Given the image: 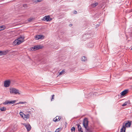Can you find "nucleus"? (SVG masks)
Returning a JSON list of instances; mask_svg holds the SVG:
<instances>
[{"instance_id":"obj_1","label":"nucleus","mask_w":132,"mask_h":132,"mask_svg":"<svg viewBox=\"0 0 132 132\" xmlns=\"http://www.w3.org/2000/svg\"><path fill=\"white\" fill-rule=\"evenodd\" d=\"M122 124L123 125L120 129V132H125L126 127H129L130 126V121H125Z\"/></svg>"},{"instance_id":"obj_2","label":"nucleus","mask_w":132,"mask_h":132,"mask_svg":"<svg viewBox=\"0 0 132 132\" xmlns=\"http://www.w3.org/2000/svg\"><path fill=\"white\" fill-rule=\"evenodd\" d=\"M24 37L20 36L15 40L13 42V44L14 45H18L24 41Z\"/></svg>"},{"instance_id":"obj_3","label":"nucleus","mask_w":132,"mask_h":132,"mask_svg":"<svg viewBox=\"0 0 132 132\" xmlns=\"http://www.w3.org/2000/svg\"><path fill=\"white\" fill-rule=\"evenodd\" d=\"M10 93L12 94L15 95L17 94L20 95V94L19 90L14 88H10Z\"/></svg>"},{"instance_id":"obj_4","label":"nucleus","mask_w":132,"mask_h":132,"mask_svg":"<svg viewBox=\"0 0 132 132\" xmlns=\"http://www.w3.org/2000/svg\"><path fill=\"white\" fill-rule=\"evenodd\" d=\"M11 82V81L10 80H6L4 82V86L5 87H9L10 84Z\"/></svg>"},{"instance_id":"obj_5","label":"nucleus","mask_w":132,"mask_h":132,"mask_svg":"<svg viewBox=\"0 0 132 132\" xmlns=\"http://www.w3.org/2000/svg\"><path fill=\"white\" fill-rule=\"evenodd\" d=\"M88 121L87 118H85L84 119L83 122V125L84 127L86 128L88 126Z\"/></svg>"},{"instance_id":"obj_6","label":"nucleus","mask_w":132,"mask_h":132,"mask_svg":"<svg viewBox=\"0 0 132 132\" xmlns=\"http://www.w3.org/2000/svg\"><path fill=\"white\" fill-rule=\"evenodd\" d=\"M23 125H24L25 127L26 128L27 131H29L31 129V127L29 123L26 124V123H23Z\"/></svg>"},{"instance_id":"obj_7","label":"nucleus","mask_w":132,"mask_h":132,"mask_svg":"<svg viewBox=\"0 0 132 132\" xmlns=\"http://www.w3.org/2000/svg\"><path fill=\"white\" fill-rule=\"evenodd\" d=\"M43 20L45 21H48L51 20L52 19L50 18V16H46L43 18Z\"/></svg>"},{"instance_id":"obj_8","label":"nucleus","mask_w":132,"mask_h":132,"mask_svg":"<svg viewBox=\"0 0 132 132\" xmlns=\"http://www.w3.org/2000/svg\"><path fill=\"white\" fill-rule=\"evenodd\" d=\"M40 48H41V47L40 46H35L31 48L30 49L32 51H34Z\"/></svg>"},{"instance_id":"obj_9","label":"nucleus","mask_w":132,"mask_h":132,"mask_svg":"<svg viewBox=\"0 0 132 132\" xmlns=\"http://www.w3.org/2000/svg\"><path fill=\"white\" fill-rule=\"evenodd\" d=\"M35 37L36 40H38L40 39H43L44 37L43 35H37L35 36Z\"/></svg>"},{"instance_id":"obj_10","label":"nucleus","mask_w":132,"mask_h":132,"mask_svg":"<svg viewBox=\"0 0 132 132\" xmlns=\"http://www.w3.org/2000/svg\"><path fill=\"white\" fill-rule=\"evenodd\" d=\"M61 118V117L60 116H57L53 119V121L55 122L59 121Z\"/></svg>"},{"instance_id":"obj_11","label":"nucleus","mask_w":132,"mask_h":132,"mask_svg":"<svg viewBox=\"0 0 132 132\" xmlns=\"http://www.w3.org/2000/svg\"><path fill=\"white\" fill-rule=\"evenodd\" d=\"M9 51L8 50L5 51H0V56L5 55Z\"/></svg>"},{"instance_id":"obj_12","label":"nucleus","mask_w":132,"mask_h":132,"mask_svg":"<svg viewBox=\"0 0 132 132\" xmlns=\"http://www.w3.org/2000/svg\"><path fill=\"white\" fill-rule=\"evenodd\" d=\"M23 115L24 116V117H23V118L25 120H26L27 119H28L30 117L29 115V114H24Z\"/></svg>"},{"instance_id":"obj_13","label":"nucleus","mask_w":132,"mask_h":132,"mask_svg":"<svg viewBox=\"0 0 132 132\" xmlns=\"http://www.w3.org/2000/svg\"><path fill=\"white\" fill-rule=\"evenodd\" d=\"M77 126L78 130L79 132H80L81 131H82V130L81 128V126L80 125L77 124Z\"/></svg>"},{"instance_id":"obj_14","label":"nucleus","mask_w":132,"mask_h":132,"mask_svg":"<svg viewBox=\"0 0 132 132\" xmlns=\"http://www.w3.org/2000/svg\"><path fill=\"white\" fill-rule=\"evenodd\" d=\"M128 92V90H125L121 92V95L122 96H124Z\"/></svg>"},{"instance_id":"obj_15","label":"nucleus","mask_w":132,"mask_h":132,"mask_svg":"<svg viewBox=\"0 0 132 132\" xmlns=\"http://www.w3.org/2000/svg\"><path fill=\"white\" fill-rule=\"evenodd\" d=\"M130 104V101L129 100L125 102L123 104H122V106H124L127 105V104Z\"/></svg>"},{"instance_id":"obj_16","label":"nucleus","mask_w":132,"mask_h":132,"mask_svg":"<svg viewBox=\"0 0 132 132\" xmlns=\"http://www.w3.org/2000/svg\"><path fill=\"white\" fill-rule=\"evenodd\" d=\"M5 27L4 25H2L0 26V31L4 30L5 28Z\"/></svg>"},{"instance_id":"obj_17","label":"nucleus","mask_w":132,"mask_h":132,"mask_svg":"<svg viewBox=\"0 0 132 132\" xmlns=\"http://www.w3.org/2000/svg\"><path fill=\"white\" fill-rule=\"evenodd\" d=\"M81 60L83 61H85L87 60V59L85 56H83L81 58Z\"/></svg>"},{"instance_id":"obj_18","label":"nucleus","mask_w":132,"mask_h":132,"mask_svg":"<svg viewBox=\"0 0 132 132\" xmlns=\"http://www.w3.org/2000/svg\"><path fill=\"white\" fill-rule=\"evenodd\" d=\"M98 4V3H94L93 4H91V6L93 7H94L96 6H97Z\"/></svg>"},{"instance_id":"obj_19","label":"nucleus","mask_w":132,"mask_h":132,"mask_svg":"<svg viewBox=\"0 0 132 132\" xmlns=\"http://www.w3.org/2000/svg\"><path fill=\"white\" fill-rule=\"evenodd\" d=\"M65 70H63L62 71L59 72V75H62L63 74L65 73Z\"/></svg>"},{"instance_id":"obj_20","label":"nucleus","mask_w":132,"mask_h":132,"mask_svg":"<svg viewBox=\"0 0 132 132\" xmlns=\"http://www.w3.org/2000/svg\"><path fill=\"white\" fill-rule=\"evenodd\" d=\"M3 104L4 105L10 104L9 101H6L3 103Z\"/></svg>"},{"instance_id":"obj_21","label":"nucleus","mask_w":132,"mask_h":132,"mask_svg":"<svg viewBox=\"0 0 132 132\" xmlns=\"http://www.w3.org/2000/svg\"><path fill=\"white\" fill-rule=\"evenodd\" d=\"M1 110L2 111H5L6 110V108L5 107H2L0 108Z\"/></svg>"},{"instance_id":"obj_22","label":"nucleus","mask_w":132,"mask_h":132,"mask_svg":"<svg viewBox=\"0 0 132 132\" xmlns=\"http://www.w3.org/2000/svg\"><path fill=\"white\" fill-rule=\"evenodd\" d=\"M75 127H72L71 129V131L72 132H75Z\"/></svg>"},{"instance_id":"obj_23","label":"nucleus","mask_w":132,"mask_h":132,"mask_svg":"<svg viewBox=\"0 0 132 132\" xmlns=\"http://www.w3.org/2000/svg\"><path fill=\"white\" fill-rule=\"evenodd\" d=\"M16 101L15 100H14L13 101H9V104H12L14 103Z\"/></svg>"},{"instance_id":"obj_24","label":"nucleus","mask_w":132,"mask_h":132,"mask_svg":"<svg viewBox=\"0 0 132 132\" xmlns=\"http://www.w3.org/2000/svg\"><path fill=\"white\" fill-rule=\"evenodd\" d=\"M54 95H53L52 96V98L51 99V101H52L53 100V99L54 98Z\"/></svg>"},{"instance_id":"obj_25","label":"nucleus","mask_w":132,"mask_h":132,"mask_svg":"<svg viewBox=\"0 0 132 132\" xmlns=\"http://www.w3.org/2000/svg\"><path fill=\"white\" fill-rule=\"evenodd\" d=\"M20 114L22 117L23 118V115L24 114L22 112H20Z\"/></svg>"},{"instance_id":"obj_26","label":"nucleus","mask_w":132,"mask_h":132,"mask_svg":"<svg viewBox=\"0 0 132 132\" xmlns=\"http://www.w3.org/2000/svg\"><path fill=\"white\" fill-rule=\"evenodd\" d=\"M60 128H58L55 130V132H58L60 130Z\"/></svg>"},{"instance_id":"obj_27","label":"nucleus","mask_w":132,"mask_h":132,"mask_svg":"<svg viewBox=\"0 0 132 132\" xmlns=\"http://www.w3.org/2000/svg\"><path fill=\"white\" fill-rule=\"evenodd\" d=\"M24 103H25L23 102H20L17 103V104H24Z\"/></svg>"},{"instance_id":"obj_28","label":"nucleus","mask_w":132,"mask_h":132,"mask_svg":"<svg viewBox=\"0 0 132 132\" xmlns=\"http://www.w3.org/2000/svg\"><path fill=\"white\" fill-rule=\"evenodd\" d=\"M32 20V19H31V18H30V19H29L28 20V21H29V22H30Z\"/></svg>"},{"instance_id":"obj_29","label":"nucleus","mask_w":132,"mask_h":132,"mask_svg":"<svg viewBox=\"0 0 132 132\" xmlns=\"http://www.w3.org/2000/svg\"><path fill=\"white\" fill-rule=\"evenodd\" d=\"M34 2L35 3L38 2V0H34Z\"/></svg>"},{"instance_id":"obj_30","label":"nucleus","mask_w":132,"mask_h":132,"mask_svg":"<svg viewBox=\"0 0 132 132\" xmlns=\"http://www.w3.org/2000/svg\"><path fill=\"white\" fill-rule=\"evenodd\" d=\"M74 13L75 14H76L77 13V11H74Z\"/></svg>"},{"instance_id":"obj_31","label":"nucleus","mask_w":132,"mask_h":132,"mask_svg":"<svg viewBox=\"0 0 132 132\" xmlns=\"http://www.w3.org/2000/svg\"><path fill=\"white\" fill-rule=\"evenodd\" d=\"M42 0H38V2L41 1Z\"/></svg>"},{"instance_id":"obj_32","label":"nucleus","mask_w":132,"mask_h":132,"mask_svg":"<svg viewBox=\"0 0 132 132\" xmlns=\"http://www.w3.org/2000/svg\"><path fill=\"white\" fill-rule=\"evenodd\" d=\"M69 26H72V24H70L69 25Z\"/></svg>"},{"instance_id":"obj_33","label":"nucleus","mask_w":132,"mask_h":132,"mask_svg":"<svg viewBox=\"0 0 132 132\" xmlns=\"http://www.w3.org/2000/svg\"><path fill=\"white\" fill-rule=\"evenodd\" d=\"M92 45H93V44H92Z\"/></svg>"}]
</instances>
